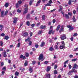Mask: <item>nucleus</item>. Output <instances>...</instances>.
I'll list each match as a JSON object with an SVG mask.
<instances>
[{
    "label": "nucleus",
    "mask_w": 78,
    "mask_h": 78,
    "mask_svg": "<svg viewBox=\"0 0 78 78\" xmlns=\"http://www.w3.org/2000/svg\"><path fill=\"white\" fill-rule=\"evenodd\" d=\"M20 43H19L17 44V47H20Z\"/></svg>",
    "instance_id": "60"
},
{
    "label": "nucleus",
    "mask_w": 78,
    "mask_h": 78,
    "mask_svg": "<svg viewBox=\"0 0 78 78\" xmlns=\"http://www.w3.org/2000/svg\"><path fill=\"white\" fill-rule=\"evenodd\" d=\"M1 65L2 67V66H3L4 65V63H3V62H1Z\"/></svg>",
    "instance_id": "62"
},
{
    "label": "nucleus",
    "mask_w": 78,
    "mask_h": 78,
    "mask_svg": "<svg viewBox=\"0 0 78 78\" xmlns=\"http://www.w3.org/2000/svg\"><path fill=\"white\" fill-rule=\"evenodd\" d=\"M61 36L60 38L62 41H64V39H66V38H67L66 34L62 35H61Z\"/></svg>",
    "instance_id": "3"
},
{
    "label": "nucleus",
    "mask_w": 78,
    "mask_h": 78,
    "mask_svg": "<svg viewBox=\"0 0 78 78\" xmlns=\"http://www.w3.org/2000/svg\"><path fill=\"white\" fill-rule=\"evenodd\" d=\"M18 4L19 5H21V4H22V1L20 0L18 1Z\"/></svg>",
    "instance_id": "30"
},
{
    "label": "nucleus",
    "mask_w": 78,
    "mask_h": 78,
    "mask_svg": "<svg viewBox=\"0 0 78 78\" xmlns=\"http://www.w3.org/2000/svg\"><path fill=\"white\" fill-rule=\"evenodd\" d=\"M9 6V4L8 2L6 3L5 4V7H6V8H7V7H8Z\"/></svg>",
    "instance_id": "24"
},
{
    "label": "nucleus",
    "mask_w": 78,
    "mask_h": 78,
    "mask_svg": "<svg viewBox=\"0 0 78 78\" xmlns=\"http://www.w3.org/2000/svg\"><path fill=\"white\" fill-rule=\"evenodd\" d=\"M69 5H71V0H69L68 2Z\"/></svg>",
    "instance_id": "49"
},
{
    "label": "nucleus",
    "mask_w": 78,
    "mask_h": 78,
    "mask_svg": "<svg viewBox=\"0 0 78 78\" xmlns=\"http://www.w3.org/2000/svg\"><path fill=\"white\" fill-rule=\"evenodd\" d=\"M18 18L15 17L13 18L14 21H13V23H16L17 21V19Z\"/></svg>",
    "instance_id": "5"
},
{
    "label": "nucleus",
    "mask_w": 78,
    "mask_h": 78,
    "mask_svg": "<svg viewBox=\"0 0 78 78\" xmlns=\"http://www.w3.org/2000/svg\"><path fill=\"white\" fill-rule=\"evenodd\" d=\"M45 6H51V5L50 3H48L47 4H46L45 5Z\"/></svg>",
    "instance_id": "27"
},
{
    "label": "nucleus",
    "mask_w": 78,
    "mask_h": 78,
    "mask_svg": "<svg viewBox=\"0 0 78 78\" xmlns=\"http://www.w3.org/2000/svg\"><path fill=\"white\" fill-rule=\"evenodd\" d=\"M77 50H78V48H75L74 50V51H76Z\"/></svg>",
    "instance_id": "63"
},
{
    "label": "nucleus",
    "mask_w": 78,
    "mask_h": 78,
    "mask_svg": "<svg viewBox=\"0 0 78 78\" xmlns=\"http://www.w3.org/2000/svg\"><path fill=\"white\" fill-rule=\"evenodd\" d=\"M34 25H35V24H32L31 25V26L33 28V27H34Z\"/></svg>",
    "instance_id": "55"
},
{
    "label": "nucleus",
    "mask_w": 78,
    "mask_h": 78,
    "mask_svg": "<svg viewBox=\"0 0 78 78\" xmlns=\"http://www.w3.org/2000/svg\"><path fill=\"white\" fill-rule=\"evenodd\" d=\"M3 55L4 57H7V55H6V52L4 51V53H3Z\"/></svg>",
    "instance_id": "13"
},
{
    "label": "nucleus",
    "mask_w": 78,
    "mask_h": 78,
    "mask_svg": "<svg viewBox=\"0 0 78 78\" xmlns=\"http://www.w3.org/2000/svg\"><path fill=\"white\" fill-rule=\"evenodd\" d=\"M6 66H4L2 68V70H4V71H6Z\"/></svg>",
    "instance_id": "37"
},
{
    "label": "nucleus",
    "mask_w": 78,
    "mask_h": 78,
    "mask_svg": "<svg viewBox=\"0 0 78 78\" xmlns=\"http://www.w3.org/2000/svg\"><path fill=\"white\" fill-rule=\"evenodd\" d=\"M68 14H69V16H72V13L68 12Z\"/></svg>",
    "instance_id": "61"
},
{
    "label": "nucleus",
    "mask_w": 78,
    "mask_h": 78,
    "mask_svg": "<svg viewBox=\"0 0 78 78\" xmlns=\"http://www.w3.org/2000/svg\"><path fill=\"white\" fill-rule=\"evenodd\" d=\"M21 12V10H20L19 9L17 10V12Z\"/></svg>",
    "instance_id": "59"
},
{
    "label": "nucleus",
    "mask_w": 78,
    "mask_h": 78,
    "mask_svg": "<svg viewBox=\"0 0 78 78\" xmlns=\"http://www.w3.org/2000/svg\"><path fill=\"white\" fill-rule=\"evenodd\" d=\"M32 64H33V65H34L35 64H36V61H33L32 62Z\"/></svg>",
    "instance_id": "39"
},
{
    "label": "nucleus",
    "mask_w": 78,
    "mask_h": 78,
    "mask_svg": "<svg viewBox=\"0 0 78 78\" xmlns=\"http://www.w3.org/2000/svg\"><path fill=\"white\" fill-rule=\"evenodd\" d=\"M24 7L25 8L24 9V11L23 12V14H25L28 12V5L27 4H25L24 5Z\"/></svg>",
    "instance_id": "2"
},
{
    "label": "nucleus",
    "mask_w": 78,
    "mask_h": 78,
    "mask_svg": "<svg viewBox=\"0 0 78 78\" xmlns=\"http://www.w3.org/2000/svg\"><path fill=\"white\" fill-rule=\"evenodd\" d=\"M50 51H53L54 50V49L52 48V47H51L49 49Z\"/></svg>",
    "instance_id": "20"
},
{
    "label": "nucleus",
    "mask_w": 78,
    "mask_h": 78,
    "mask_svg": "<svg viewBox=\"0 0 78 78\" xmlns=\"http://www.w3.org/2000/svg\"><path fill=\"white\" fill-rule=\"evenodd\" d=\"M8 10H7L5 12V14H4L5 16H6V15H7V14H8Z\"/></svg>",
    "instance_id": "33"
},
{
    "label": "nucleus",
    "mask_w": 78,
    "mask_h": 78,
    "mask_svg": "<svg viewBox=\"0 0 78 78\" xmlns=\"http://www.w3.org/2000/svg\"><path fill=\"white\" fill-rule=\"evenodd\" d=\"M28 65V61H26L24 63V66H27Z\"/></svg>",
    "instance_id": "21"
},
{
    "label": "nucleus",
    "mask_w": 78,
    "mask_h": 78,
    "mask_svg": "<svg viewBox=\"0 0 78 78\" xmlns=\"http://www.w3.org/2000/svg\"><path fill=\"white\" fill-rule=\"evenodd\" d=\"M76 60H77V59L75 58V59H73L72 60V61H73V62L76 61Z\"/></svg>",
    "instance_id": "42"
},
{
    "label": "nucleus",
    "mask_w": 78,
    "mask_h": 78,
    "mask_svg": "<svg viewBox=\"0 0 78 78\" xmlns=\"http://www.w3.org/2000/svg\"><path fill=\"white\" fill-rule=\"evenodd\" d=\"M42 30H39L38 32V34H42Z\"/></svg>",
    "instance_id": "29"
},
{
    "label": "nucleus",
    "mask_w": 78,
    "mask_h": 78,
    "mask_svg": "<svg viewBox=\"0 0 78 78\" xmlns=\"http://www.w3.org/2000/svg\"><path fill=\"white\" fill-rule=\"evenodd\" d=\"M70 40H71V41H73V37H72L70 38Z\"/></svg>",
    "instance_id": "58"
},
{
    "label": "nucleus",
    "mask_w": 78,
    "mask_h": 78,
    "mask_svg": "<svg viewBox=\"0 0 78 78\" xmlns=\"http://www.w3.org/2000/svg\"><path fill=\"white\" fill-rule=\"evenodd\" d=\"M29 46L31 45V44H32V41H29Z\"/></svg>",
    "instance_id": "41"
},
{
    "label": "nucleus",
    "mask_w": 78,
    "mask_h": 78,
    "mask_svg": "<svg viewBox=\"0 0 78 78\" xmlns=\"http://www.w3.org/2000/svg\"><path fill=\"white\" fill-rule=\"evenodd\" d=\"M51 69V67L50 66H48L47 67V69H46V71L47 72H49L50 70V69Z\"/></svg>",
    "instance_id": "12"
},
{
    "label": "nucleus",
    "mask_w": 78,
    "mask_h": 78,
    "mask_svg": "<svg viewBox=\"0 0 78 78\" xmlns=\"http://www.w3.org/2000/svg\"><path fill=\"white\" fill-rule=\"evenodd\" d=\"M61 43L62 45L63 46H65V43H64V41H62Z\"/></svg>",
    "instance_id": "31"
},
{
    "label": "nucleus",
    "mask_w": 78,
    "mask_h": 78,
    "mask_svg": "<svg viewBox=\"0 0 78 78\" xmlns=\"http://www.w3.org/2000/svg\"><path fill=\"white\" fill-rule=\"evenodd\" d=\"M53 23H55V22H56V20H55V19H54L53 20Z\"/></svg>",
    "instance_id": "48"
},
{
    "label": "nucleus",
    "mask_w": 78,
    "mask_h": 78,
    "mask_svg": "<svg viewBox=\"0 0 78 78\" xmlns=\"http://www.w3.org/2000/svg\"><path fill=\"white\" fill-rule=\"evenodd\" d=\"M57 67H58V66H57V65H55L54 66V69H56L57 68Z\"/></svg>",
    "instance_id": "53"
},
{
    "label": "nucleus",
    "mask_w": 78,
    "mask_h": 78,
    "mask_svg": "<svg viewBox=\"0 0 78 78\" xmlns=\"http://www.w3.org/2000/svg\"><path fill=\"white\" fill-rule=\"evenodd\" d=\"M29 70L30 71V73H32L33 72V69H32V68L31 67H29Z\"/></svg>",
    "instance_id": "11"
},
{
    "label": "nucleus",
    "mask_w": 78,
    "mask_h": 78,
    "mask_svg": "<svg viewBox=\"0 0 78 78\" xmlns=\"http://www.w3.org/2000/svg\"><path fill=\"white\" fill-rule=\"evenodd\" d=\"M60 28H61V26H60L59 25H58L57 27V28L56 29V31H58Z\"/></svg>",
    "instance_id": "15"
},
{
    "label": "nucleus",
    "mask_w": 78,
    "mask_h": 78,
    "mask_svg": "<svg viewBox=\"0 0 78 78\" xmlns=\"http://www.w3.org/2000/svg\"><path fill=\"white\" fill-rule=\"evenodd\" d=\"M49 3L50 4H51V3H53V2L51 0H50L49 1Z\"/></svg>",
    "instance_id": "47"
},
{
    "label": "nucleus",
    "mask_w": 78,
    "mask_h": 78,
    "mask_svg": "<svg viewBox=\"0 0 78 78\" xmlns=\"http://www.w3.org/2000/svg\"><path fill=\"white\" fill-rule=\"evenodd\" d=\"M43 58H44V55L42 54H41L40 55L39 57L38 58V59L39 61H44V59H43Z\"/></svg>",
    "instance_id": "4"
},
{
    "label": "nucleus",
    "mask_w": 78,
    "mask_h": 78,
    "mask_svg": "<svg viewBox=\"0 0 78 78\" xmlns=\"http://www.w3.org/2000/svg\"><path fill=\"white\" fill-rule=\"evenodd\" d=\"M35 47H36V48H38V47H39V45L37 44H36L35 45Z\"/></svg>",
    "instance_id": "57"
},
{
    "label": "nucleus",
    "mask_w": 78,
    "mask_h": 78,
    "mask_svg": "<svg viewBox=\"0 0 78 78\" xmlns=\"http://www.w3.org/2000/svg\"><path fill=\"white\" fill-rule=\"evenodd\" d=\"M30 39H31V38H30L29 37H28L27 39H26L25 40V41L26 42H27L28 41V42H30Z\"/></svg>",
    "instance_id": "14"
},
{
    "label": "nucleus",
    "mask_w": 78,
    "mask_h": 78,
    "mask_svg": "<svg viewBox=\"0 0 78 78\" xmlns=\"http://www.w3.org/2000/svg\"><path fill=\"white\" fill-rule=\"evenodd\" d=\"M46 78H50L51 75L50 74H45Z\"/></svg>",
    "instance_id": "8"
},
{
    "label": "nucleus",
    "mask_w": 78,
    "mask_h": 78,
    "mask_svg": "<svg viewBox=\"0 0 78 78\" xmlns=\"http://www.w3.org/2000/svg\"><path fill=\"white\" fill-rule=\"evenodd\" d=\"M41 1L39 0L38 2H37V3H38V4H39L41 3Z\"/></svg>",
    "instance_id": "56"
},
{
    "label": "nucleus",
    "mask_w": 78,
    "mask_h": 78,
    "mask_svg": "<svg viewBox=\"0 0 78 78\" xmlns=\"http://www.w3.org/2000/svg\"><path fill=\"white\" fill-rule=\"evenodd\" d=\"M77 35H78V34H77L76 33H75L74 34L73 36H74V37H75V36H76Z\"/></svg>",
    "instance_id": "46"
},
{
    "label": "nucleus",
    "mask_w": 78,
    "mask_h": 78,
    "mask_svg": "<svg viewBox=\"0 0 78 78\" xmlns=\"http://www.w3.org/2000/svg\"><path fill=\"white\" fill-rule=\"evenodd\" d=\"M5 35V34L4 33H2L1 34L0 36H4Z\"/></svg>",
    "instance_id": "45"
},
{
    "label": "nucleus",
    "mask_w": 78,
    "mask_h": 78,
    "mask_svg": "<svg viewBox=\"0 0 78 78\" xmlns=\"http://www.w3.org/2000/svg\"><path fill=\"white\" fill-rule=\"evenodd\" d=\"M73 20V21L74 22H75L76 21V20L75 19V16H73V18L72 19Z\"/></svg>",
    "instance_id": "16"
},
{
    "label": "nucleus",
    "mask_w": 78,
    "mask_h": 78,
    "mask_svg": "<svg viewBox=\"0 0 78 78\" xmlns=\"http://www.w3.org/2000/svg\"><path fill=\"white\" fill-rule=\"evenodd\" d=\"M61 75H59L58 77V78H61Z\"/></svg>",
    "instance_id": "64"
},
{
    "label": "nucleus",
    "mask_w": 78,
    "mask_h": 78,
    "mask_svg": "<svg viewBox=\"0 0 78 78\" xmlns=\"http://www.w3.org/2000/svg\"><path fill=\"white\" fill-rule=\"evenodd\" d=\"M30 37H31L32 36H33V34L32 33V32H30Z\"/></svg>",
    "instance_id": "51"
},
{
    "label": "nucleus",
    "mask_w": 78,
    "mask_h": 78,
    "mask_svg": "<svg viewBox=\"0 0 78 78\" xmlns=\"http://www.w3.org/2000/svg\"><path fill=\"white\" fill-rule=\"evenodd\" d=\"M48 61H45L44 62V64H48Z\"/></svg>",
    "instance_id": "43"
},
{
    "label": "nucleus",
    "mask_w": 78,
    "mask_h": 78,
    "mask_svg": "<svg viewBox=\"0 0 78 78\" xmlns=\"http://www.w3.org/2000/svg\"><path fill=\"white\" fill-rule=\"evenodd\" d=\"M44 45H45V42H42L41 43V44L40 46L41 47H44Z\"/></svg>",
    "instance_id": "19"
},
{
    "label": "nucleus",
    "mask_w": 78,
    "mask_h": 78,
    "mask_svg": "<svg viewBox=\"0 0 78 78\" xmlns=\"http://www.w3.org/2000/svg\"><path fill=\"white\" fill-rule=\"evenodd\" d=\"M26 24L27 26H29L30 25V23L29 21H27L26 23Z\"/></svg>",
    "instance_id": "26"
},
{
    "label": "nucleus",
    "mask_w": 78,
    "mask_h": 78,
    "mask_svg": "<svg viewBox=\"0 0 78 78\" xmlns=\"http://www.w3.org/2000/svg\"><path fill=\"white\" fill-rule=\"evenodd\" d=\"M74 78H78V76L77 75H75L74 76Z\"/></svg>",
    "instance_id": "54"
},
{
    "label": "nucleus",
    "mask_w": 78,
    "mask_h": 78,
    "mask_svg": "<svg viewBox=\"0 0 78 78\" xmlns=\"http://www.w3.org/2000/svg\"><path fill=\"white\" fill-rule=\"evenodd\" d=\"M26 18L27 19H30V15L29 14H28L27 15Z\"/></svg>",
    "instance_id": "17"
},
{
    "label": "nucleus",
    "mask_w": 78,
    "mask_h": 78,
    "mask_svg": "<svg viewBox=\"0 0 78 78\" xmlns=\"http://www.w3.org/2000/svg\"><path fill=\"white\" fill-rule=\"evenodd\" d=\"M66 48V46H63L62 45H60V49H63V48Z\"/></svg>",
    "instance_id": "10"
},
{
    "label": "nucleus",
    "mask_w": 78,
    "mask_h": 78,
    "mask_svg": "<svg viewBox=\"0 0 78 78\" xmlns=\"http://www.w3.org/2000/svg\"><path fill=\"white\" fill-rule=\"evenodd\" d=\"M1 16L2 17H4V11H2L1 12Z\"/></svg>",
    "instance_id": "9"
},
{
    "label": "nucleus",
    "mask_w": 78,
    "mask_h": 78,
    "mask_svg": "<svg viewBox=\"0 0 78 78\" xmlns=\"http://www.w3.org/2000/svg\"><path fill=\"white\" fill-rule=\"evenodd\" d=\"M69 62V60H67L64 63V64H67V62Z\"/></svg>",
    "instance_id": "52"
},
{
    "label": "nucleus",
    "mask_w": 78,
    "mask_h": 78,
    "mask_svg": "<svg viewBox=\"0 0 78 78\" xmlns=\"http://www.w3.org/2000/svg\"><path fill=\"white\" fill-rule=\"evenodd\" d=\"M16 8H19V3H17L16 5Z\"/></svg>",
    "instance_id": "25"
},
{
    "label": "nucleus",
    "mask_w": 78,
    "mask_h": 78,
    "mask_svg": "<svg viewBox=\"0 0 78 78\" xmlns=\"http://www.w3.org/2000/svg\"><path fill=\"white\" fill-rule=\"evenodd\" d=\"M69 69H71V68H72V66L70 65H69Z\"/></svg>",
    "instance_id": "50"
},
{
    "label": "nucleus",
    "mask_w": 78,
    "mask_h": 78,
    "mask_svg": "<svg viewBox=\"0 0 78 78\" xmlns=\"http://www.w3.org/2000/svg\"><path fill=\"white\" fill-rule=\"evenodd\" d=\"M54 47L56 50L57 49H58V46L57 45H55V46H54Z\"/></svg>",
    "instance_id": "38"
},
{
    "label": "nucleus",
    "mask_w": 78,
    "mask_h": 78,
    "mask_svg": "<svg viewBox=\"0 0 78 78\" xmlns=\"http://www.w3.org/2000/svg\"><path fill=\"white\" fill-rule=\"evenodd\" d=\"M58 73V71L56 70H55L54 72V73L55 74H57Z\"/></svg>",
    "instance_id": "34"
},
{
    "label": "nucleus",
    "mask_w": 78,
    "mask_h": 78,
    "mask_svg": "<svg viewBox=\"0 0 78 78\" xmlns=\"http://www.w3.org/2000/svg\"><path fill=\"white\" fill-rule=\"evenodd\" d=\"M77 67H78V66L76 64H74L72 70L69 71V73H68V74L70 75L71 73H73V72H74V73H76V72H77L76 70L73 69H77Z\"/></svg>",
    "instance_id": "1"
},
{
    "label": "nucleus",
    "mask_w": 78,
    "mask_h": 78,
    "mask_svg": "<svg viewBox=\"0 0 78 78\" xmlns=\"http://www.w3.org/2000/svg\"><path fill=\"white\" fill-rule=\"evenodd\" d=\"M67 27L68 28H69V31H72L73 30V28L72 27L70 26H67Z\"/></svg>",
    "instance_id": "6"
},
{
    "label": "nucleus",
    "mask_w": 78,
    "mask_h": 78,
    "mask_svg": "<svg viewBox=\"0 0 78 78\" xmlns=\"http://www.w3.org/2000/svg\"><path fill=\"white\" fill-rule=\"evenodd\" d=\"M52 30H51L49 31L48 34H51V33H52Z\"/></svg>",
    "instance_id": "44"
},
{
    "label": "nucleus",
    "mask_w": 78,
    "mask_h": 78,
    "mask_svg": "<svg viewBox=\"0 0 78 78\" xmlns=\"http://www.w3.org/2000/svg\"><path fill=\"white\" fill-rule=\"evenodd\" d=\"M25 56L26 57H27V58H28V56H29V54L28 53H27L25 54Z\"/></svg>",
    "instance_id": "32"
},
{
    "label": "nucleus",
    "mask_w": 78,
    "mask_h": 78,
    "mask_svg": "<svg viewBox=\"0 0 78 78\" xmlns=\"http://www.w3.org/2000/svg\"><path fill=\"white\" fill-rule=\"evenodd\" d=\"M45 26H41L40 28L41 30H42L43 29H45V28H46Z\"/></svg>",
    "instance_id": "18"
},
{
    "label": "nucleus",
    "mask_w": 78,
    "mask_h": 78,
    "mask_svg": "<svg viewBox=\"0 0 78 78\" xmlns=\"http://www.w3.org/2000/svg\"><path fill=\"white\" fill-rule=\"evenodd\" d=\"M28 33L27 32H26L25 33H24V34H22V35L24 37H26V36H28Z\"/></svg>",
    "instance_id": "7"
},
{
    "label": "nucleus",
    "mask_w": 78,
    "mask_h": 78,
    "mask_svg": "<svg viewBox=\"0 0 78 78\" xmlns=\"http://www.w3.org/2000/svg\"><path fill=\"white\" fill-rule=\"evenodd\" d=\"M19 74V72L17 71H16V72L15 75H16V76H18Z\"/></svg>",
    "instance_id": "23"
},
{
    "label": "nucleus",
    "mask_w": 78,
    "mask_h": 78,
    "mask_svg": "<svg viewBox=\"0 0 78 78\" xmlns=\"http://www.w3.org/2000/svg\"><path fill=\"white\" fill-rule=\"evenodd\" d=\"M5 39H6V40H8L9 39V37L8 36H5Z\"/></svg>",
    "instance_id": "22"
},
{
    "label": "nucleus",
    "mask_w": 78,
    "mask_h": 78,
    "mask_svg": "<svg viewBox=\"0 0 78 78\" xmlns=\"http://www.w3.org/2000/svg\"><path fill=\"white\" fill-rule=\"evenodd\" d=\"M42 20H45V15H43L42 16Z\"/></svg>",
    "instance_id": "40"
},
{
    "label": "nucleus",
    "mask_w": 78,
    "mask_h": 78,
    "mask_svg": "<svg viewBox=\"0 0 78 78\" xmlns=\"http://www.w3.org/2000/svg\"><path fill=\"white\" fill-rule=\"evenodd\" d=\"M62 7L61 6H60V9L59 10V11L60 12L61 11V10H62Z\"/></svg>",
    "instance_id": "36"
},
{
    "label": "nucleus",
    "mask_w": 78,
    "mask_h": 78,
    "mask_svg": "<svg viewBox=\"0 0 78 78\" xmlns=\"http://www.w3.org/2000/svg\"><path fill=\"white\" fill-rule=\"evenodd\" d=\"M65 17L66 19H69V16L67 14H65Z\"/></svg>",
    "instance_id": "28"
},
{
    "label": "nucleus",
    "mask_w": 78,
    "mask_h": 78,
    "mask_svg": "<svg viewBox=\"0 0 78 78\" xmlns=\"http://www.w3.org/2000/svg\"><path fill=\"white\" fill-rule=\"evenodd\" d=\"M32 3H33V0H31L30 1V2H29L30 6H31V5Z\"/></svg>",
    "instance_id": "35"
}]
</instances>
